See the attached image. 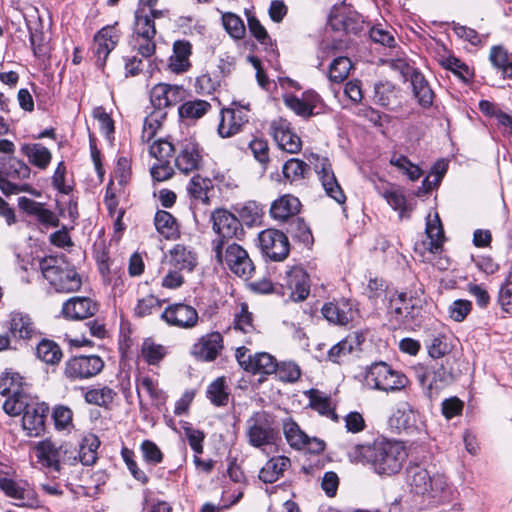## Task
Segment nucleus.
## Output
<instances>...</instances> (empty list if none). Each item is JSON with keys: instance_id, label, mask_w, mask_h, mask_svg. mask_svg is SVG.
<instances>
[{"instance_id": "1", "label": "nucleus", "mask_w": 512, "mask_h": 512, "mask_svg": "<svg viewBox=\"0 0 512 512\" xmlns=\"http://www.w3.org/2000/svg\"><path fill=\"white\" fill-rule=\"evenodd\" d=\"M407 456L403 443L386 438H377L371 443L355 444L347 452L351 463L366 465L381 477L398 474Z\"/></svg>"}, {"instance_id": "2", "label": "nucleus", "mask_w": 512, "mask_h": 512, "mask_svg": "<svg viewBox=\"0 0 512 512\" xmlns=\"http://www.w3.org/2000/svg\"><path fill=\"white\" fill-rule=\"evenodd\" d=\"M13 377L8 375L0 377V393L8 395L3 410L11 415L22 414V427L29 437H40L46 430V419L49 413V406L44 402L28 401V397L17 390H13Z\"/></svg>"}, {"instance_id": "3", "label": "nucleus", "mask_w": 512, "mask_h": 512, "mask_svg": "<svg viewBox=\"0 0 512 512\" xmlns=\"http://www.w3.org/2000/svg\"><path fill=\"white\" fill-rule=\"evenodd\" d=\"M424 289L421 284L406 291L397 293L396 299L390 300V307L387 312V325L395 331L399 329L415 330L422 322V299Z\"/></svg>"}, {"instance_id": "4", "label": "nucleus", "mask_w": 512, "mask_h": 512, "mask_svg": "<svg viewBox=\"0 0 512 512\" xmlns=\"http://www.w3.org/2000/svg\"><path fill=\"white\" fill-rule=\"evenodd\" d=\"M406 482L410 491L420 495L433 504L449 502L452 488L443 474H433L418 463L409 464L406 468Z\"/></svg>"}, {"instance_id": "5", "label": "nucleus", "mask_w": 512, "mask_h": 512, "mask_svg": "<svg viewBox=\"0 0 512 512\" xmlns=\"http://www.w3.org/2000/svg\"><path fill=\"white\" fill-rule=\"evenodd\" d=\"M43 277L59 293H71L81 288L82 280L75 268L57 257L47 256L40 260Z\"/></svg>"}, {"instance_id": "6", "label": "nucleus", "mask_w": 512, "mask_h": 512, "mask_svg": "<svg viewBox=\"0 0 512 512\" xmlns=\"http://www.w3.org/2000/svg\"><path fill=\"white\" fill-rule=\"evenodd\" d=\"M213 231L218 235L217 239L212 241V249L218 261H222V249L226 240L244 236V230L240 220L233 213L224 208H218L211 214Z\"/></svg>"}, {"instance_id": "7", "label": "nucleus", "mask_w": 512, "mask_h": 512, "mask_svg": "<svg viewBox=\"0 0 512 512\" xmlns=\"http://www.w3.org/2000/svg\"><path fill=\"white\" fill-rule=\"evenodd\" d=\"M30 167L13 156L0 157V190L7 196L20 192H30L28 184H19L16 181L29 178Z\"/></svg>"}, {"instance_id": "8", "label": "nucleus", "mask_w": 512, "mask_h": 512, "mask_svg": "<svg viewBox=\"0 0 512 512\" xmlns=\"http://www.w3.org/2000/svg\"><path fill=\"white\" fill-rule=\"evenodd\" d=\"M365 381L374 389L388 392L404 388L408 379L404 374L393 370L387 363L377 362L367 370Z\"/></svg>"}, {"instance_id": "9", "label": "nucleus", "mask_w": 512, "mask_h": 512, "mask_svg": "<svg viewBox=\"0 0 512 512\" xmlns=\"http://www.w3.org/2000/svg\"><path fill=\"white\" fill-rule=\"evenodd\" d=\"M104 366V360L98 355H75L65 362L63 375L70 381L86 380L98 375Z\"/></svg>"}, {"instance_id": "10", "label": "nucleus", "mask_w": 512, "mask_h": 512, "mask_svg": "<svg viewBox=\"0 0 512 512\" xmlns=\"http://www.w3.org/2000/svg\"><path fill=\"white\" fill-rule=\"evenodd\" d=\"M277 435L272 426L271 416L267 412H254L247 420V437L253 447L272 445L276 442Z\"/></svg>"}, {"instance_id": "11", "label": "nucleus", "mask_w": 512, "mask_h": 512, "mask_svg": "<svg viewBox=\"0 0 512 512\" xmlns=\"http://www.w3.org/2000/svg\"><path fill=\"white\" fill-rule=\"evenodd\" d=\"M219 262L225 264L233 274L244 280L250 279L255 272V265L248 252L235 242L228 244L225 250H222V261Z\"/></svg>"}, {"instance_id": "12", "label": "nucleus", "mask_w": 512, "mask_h": 512, "mask_svg": "<svg viewBox=\"0 0 512 512\" xmlns=\"http://www.w3.org/2000/svg\"><path fill=\"white\" fill-rule=\"evenodd\" d=\"M249 349L241 346L236 349L235 357L241 368L252 374L269 375L275 373L278 368L277 360L267 352L248 354Z\"/></svg>"}, {"instance_id": "13", "label": "nucleus", "mask_w": 512, "mask_h": 512, "mask_svg": "<svg viewBox=\"0 0 512 512\" xmlns=\"http://www.w3.org/2000/svg\"><path fill=\"white\" fill-rule=\"evenodd\" d=\"M262 253L272 261H283L289 254L288 237L280 230L266 229L258 235Z\"/></svg>"}, {"instance_id": "14", "label": "nucleus", "mask_w": 512, "mask_h": 512, "mask_svg": "<svg viewBox=\"0 0 512 512\" xmlns=\"http://www.w3.org/2000/svg\"><path fill=\"white\" fill-rule=\"evenodd\" d=\"M0 490L9 498L18 501L17 505L37 508L40 500L34 488L27 481H15L11 478L0 477Z\"/></svg>"}, {"instance_id": "15", "label": "nucleus", "mask_w": 512, "mask_h": 512, "mask_svg": "<svg viewBox=\"0 0 512 512\" xmlns=\"http://www.w3.org/2000/svg\"><path fill=\"white\" fill-rule=\"evenodd\" d=\"M161 319L169 326L191 329L198 324L199 316L193 306L179 302L168 305L161 313Z\"/></svg>"}, {"instance_id": "16", "label": "nucleus", "mask_w": 512, "mask_h": 512, "mask_svg": "<svg viewBox=\"0 0 512 512\" xmlns=\"http://www.w3.org/2000/svg\"><path fill=\"white\" fill-rule=\"evenodd\" d=\"M223 348V336L221 333L213 331L201 336L192 345L190 354L199 361L212 362L221 354Z\"/></svg>"}, {"instance_id": "17", "label": "nucleus", "mask_w": 512, "mask_h": 512, "mask_svg": "<svg viewBox=\"0 0 512 512\" xmlns=\"http://www.w3.org/2000/svg\"><path fill=\"white\" fill-rule=\"evenodd\" d=\"M272 136L278 147L290 154H296L302 149V140L294 132L291 123L283 118L273 120L271 123Z\"/></svg>"}, {"instance_id": "18", "label": "nucleus", "mask_w": 512, "mask_h": 512, "mask_svg": "<svg viewBox=\"0 0 512 512\" xmlns=\"http://www.w3.org/2000/svg\"><path fill=\"white\" fill-rule=\"evenodd\" d=\"M282 286L287 288L292 301L301 302L310 294V277L304 268L293 266L286 271Z\"/></svg>"}, {"instance_id": "19", "label": "nucleus", "mask_w": 512, "mask_h": 512, "mask_svg": "<svg viewBox=\"0 0 512 512\" xmlns=\"http://www.w3.org/2000/svg\"><path fill=\"white\" fill-rule=\"evenodd\" d=\"M120 39V33L115 26H105L94 36V54L96 64L103 68L109 54L114 50Z\"/></svg>"}, {"instance_id": "20", "label": "nucleus", "mask_w": 512, "mask_h": 512, "mask_svg": "<svg viewBox=\"0 0 512 512\" xmlns=\"http://www.w3.org/2000/svg\"><path fill=\"white\" fill-rule=\"evenodd\" d=\"M321 313L330 324L346 326L354 318V303L345 298L327 302L322 306Z\"/></svg>"}, {"instance_id": "21", "label": "nucleus", "mask_w": 512, "mask_h": 512, "mask_svg": "<svg viewBox=\"0 0 512 512\" xmlns=\"http://www.w3.org/2000/svg\"><path fill=\"white\" fill-rule=\"evenodd\" d=\"M416 378L425 390V394L432 398L446 385L448 375L443 366L420 367L416 370Z\"/></svg>"}, {"instance_id": "22", "label": "nucleus", "mask_w": 512, "mask_h": 512, "mask_svg": "<svg viewBox=\"0 0 512 512\" xmlns=\"http://www.w3.org/2000/svg\"><path fill=\"white\" fill-rule=\"evenodd\" d=\"M248 121V115L242 110L222 108L220 110V121L217 127L218 135L221 138L232 137L241 132Z\"/></svg>"}, {"instance_id": "23", "label": "nucleus", "mask_w": 512, "mask_h": 512, "mask_svg": "<svg viewBox=\"0 0 512 512\" xmlns=\"http://www.w3.org/2000/svg\"><path fill=\"white\" fill-rule=\"evenodd\" d=\"M8 329L15 339L31 340L40 335L35 322L28 313L13 311L8 318Z\"/></svg>"}, {"instance_id": "24", "label": "nucleus", "mask_w": 512, "mask_h": 512, "mask_svg": "<svg viewBox=\"0 0 512 512\" xmlns=\"http://www.w3.org/2000/svg\"><path fill=\"white\" fill-rule=\"evenodd\" d=\"M98 309V303L91 298L76 296L63 303L62 314L66 319L81 320L94 316Z\"/></svg>"}, {"instance_id": "25", "label": "nucleus", "mask_w": 512, "mask_h": 512, "mask_svg": "<svg viewBox=\"0 0 512 512\" xmlns=\"http://www.w3.org/2000/svg\"><path fill=\"white\" fill-rule=\"evenodd\" d=\"M202 150L198 143L186 140L180 144V151L175 158L176 167L185 174L198 170L202 160Z\"/></svg>"}, {"instance_id": "26", "label": "nucleus", "mask_w": 512, "mask_h": 512, "mask_svg": "<svg viewBox=\"0 0 512 512\" xmlns=\"http://www.w3.org/2000/svg\"><path fill=\"white\" fill-rule=\"evenodd\" d=\"M18 207L29 216H34L41 224L57 227L59 219L43 203L36 202L25 196L18 198Z\"/></svg>"}, {"instance_id": "27", "label": "nucleus", "mask_w": 512, "mask_h": 512, "mask_svg": "<svg viewBox=\"0 0 512 512\" xmlns=\"http://www.w3.org/2000/svg\"><path fill=\"white\" fill-rule=\"evenodd\" d=\"M318 175L326 194L337 203L344 204L346 196L339 185L327 158L323 159L321 162V170L318 172Z\"/></svg>"}, {"instance_id": "28", "label": "nucleus", "mask_w": 512, "mask_h": 512, "mask_svg": "<svg viewBox=\"0 0 512 512\" xmlns=\"http://www.w3.org/2000/svg\"><path fill=\"white\" fill-rule=\"evenodd\" d=\"M192 54V45L187 40H177L173 43V53L168 60V68L171 72L180 74L186 72L191 63L189 57Z\"/></svg>"}, {"instance_id": "29", "label": "nucleus", "mask_w": 512, "mask_h": 512, "mask_svg": "<svg viewBox=\"0 0 512 512\" xmlns=\"http://www.w3.org/2000/svg\"><path fill=\"white\" fill-rule=\"evenodd\" d=\"M300 208L301 203L297 197L285 194L272 202L270 215L275 220L286 221L298 214Z\"/></svg>"}, {"instance_id": "30", "label": "nucleus", "mask_w": 512, "mask_h": 512, "mask_svg": "<svg viewBox=\"0 0 512 512\" xmlns=\"http://www.w3.org/2000/svg\"><path fill=\"white\" fill-rule=\"evenodd\" d=\"M410 81L413 95L417 99L418 104L424 109L431 107L435 95L424 75L414 69L410 75Z\"/></svg>"}, {"instance_id": "31", "label": "nucleus", "mask_w": 512, "mask_h": 512, "mask_svg": "<svg viewBox=\"0 0 512 512\" xmlns=\"http://www.w3.org/2000/svg\"><path fill=\"white\" fill-rule=\"evenodd\" d=\"M364 341L365 337L362 333L352 332L330 348L328 357L332 362L339 363L342 356L360 350Z\"/></svg>"}, {"instance_id": "32", "label": "nucleus", "mask_w": 512, "mask_h": 512, "mask_svg": "<svg viewBox=\"0 0 512 512\" xmlns=\"http://www.w3.org/2000/svg\"><path fill=\"white\" fill-rule=\"evenodd\" d=\"M291 466V461L286 456L270 458L260 469L258 478L267 484H272L283 476V473Z\"/></svg>"}, {"instance_id": "33", "label": "nucleus", "mask_w": 512, "mask_h": 512, "mask_svg": "<svg viewBox=\"0 0 512 512\" xmlns=\"http://www.w3.org/2000/svg\"><path fill=\"white\" fill-rule=\"evenodd\" d=\"M170 264L176 270L192 272L197 264V257L184 245L177 244L170 251Z\"/></svg>"}, {"instance_id": "34", "label": "nucleus", "mask_w": 512, "mask_h": 512, "mask_svg": "<svg viewBox=\"0 0 512 512\" xmlns=\"http://www.w3.org/2000/svg\"><path fill=\"white\" fill-rule=\"evenodd\" d=\"M21 153L28 158L32 165L41 170L46 169L52 159L49 149L41 143L24 144L21 147Z\"/></svg>"}, {"instance_id": "35", "label": "nucleus", "mask_w": 512, "mask_h": 512, "mask_svg": "<svg viewBox=\"0 0 512 512\" xmlns=\"http://www.w3.org/2000/svg\"><path fill=\"white\" fill-rule=\"evenodd\" d=\"M35 449L39 463L52 471L60 472L58 463L59 446L49 440H44L39 442Z\"/></svg>"}, {"instance_id": "36", "label": "nucleus", "mask_w": 512, "mask_h": 512, "mask_svg": "<svg viewBox=\"0 0 512 512\" xmlns=\"http://www.w3.org/2000/svg\"><path fill=\"white\" fill-rule=\"evenodd\" d=\"M235 210L242 226L252 227L260 225L262 222L264 215L263 206L256 201H247L243 205L236 207Z\"/></svg>"}, {"instance_id": "37", "label": "nucleus", "mask_w": 512, "mask_h": 512, "mask_svg": "<svg viewBox=\"0 0 512 512\" xmlns=\"http://www.w3.org/2000/svg\"><path fill=\"white\" fill-rule=\"evenodd\" d=\"M489 60L492 66L501 73L503 79H512V59L503 46H493L490 50Z\"/></svg>"}, {"instance_id": "38", "label": "nucleus", "mask_w": 512, "mask_h": 512, "mask_svg": "<svg viewBox=\"0 0 512 512\" xmlns=\"http://www.w3.org/2000/svg\"><path fill=\"white\" fill-rule=\"evenodd\" d=\"M156 230L166 239H176L179 236L178 225L173 215L164 210H158L154 217Z\"/></svg>"}, {"instance_id": "39", "label": "nucleus", "mask_w": 512, "mask_h": 512, "mask_svg": "<svg viewBox=\"0 0 512 512\" xmlns=\"http://www.w3.org/2000/svg\"><path fill=\"white\" fill-rule=\"evenodd\" d=\"M213 190V182L209 177H203L200 174L194 175L188 185V194L201 202L207 204L209 202V191Z\"/></svg>"}, {"instance_id": "40", "label": "nucleus", "mask_w": 512, "mask_h": 512, "mask_svg": "<svg viewBox=\"0 0 512 512\" xmlns=\"http://www.w3.org/2000/svg\"><path fill=\"white\" fill-rule=\"evenodd\" d=\"M37 357L46 364L56 365L62 359V350L60 346L49 339H42L36 346Z\"/></svg>"}, {"instance_id": "41", "label": "nucleus", "mask_w": 512, "mask_h": 512, "mask_svg": "<svg viewBox=\"0 0 512 512\" xmlns=\"http://www.w3.org/2000/svg\"><path fill=\"white\" fill-rule=\"evenodd\" d=\"M310 166L303 160L291 158L282 167V173L289 182H298L307 177L310 173Z\"/></svg>"}, {"instance_id": "42", "label": "nucleus", "mask_w": 512, "mask_h": 512, "mask_svg": "<svg viewBox=\"0 0 512 512\" xmlns=\"http://www.w3.org/2000/svg\"><path fill=\"white\" fill-rule=\"evenodd\" d=\"M100 441L98 437L92 435L83 439L77 448V456L79 462L84 466L93 465L97 460V449Z\"/></svg>"}, {"instance_id": "43", "label": "nucleus", "mask_w": 512, "mask_h": 512, "mask_svg": "<svg viewBox=\"0 0 512 512\" xmlns=\"http://www.w3.org/2000/svg\"><path fill=\"white\" fill-rule=\"evenodd\" d=\"M383 197L395 211L399 212L400 219L410 217V213L413 210V206L407 202L406 197L401 190H386L383 193Z\"/></svg>"}, {"instance_id": "44", "label": "nucleus", "mask_w": 512, "mask_h": 512, "mask_svg": "<svg viewBox=\"0 0 512 512\" xmlns=\"http://www.w3.org/2000/svg\"><path fill=\"white\" fill-rule=\"evenodd\" d=\"M207 398L217 406H226L229 402V391L224 377H219L209 384L206 391Z\"/></svg>"}, {"instance_id": "45", "label": "nucleus", "mask_w": 512, "mask_h": 512, "mask_svg": "<svg viewBox=\"0 0 512 512\" xmlns=\"http://www.w3.org/2000/svg\"><path fill=\"white\" fill-rule=\"evenodd\" d=\"M211 107V104L205 100H190L179 106L178 113L181 118L196 120L203 117Z\"/></svg>"}, {"instance_id": "46", "label": "nucleus", "mask_w": 512, "mask_h": 512, "mask_svg": "<svg viewBox=\"0 0 512 512\" xmlns=\"http://www.w3.org/2000/svg\"><path fill=\"white\" fill-rule=\"evenodd\" d=\"M116 395L117 393L112 388L103 386L88 389L84 395V399L88 404L108 407L112 404Z\"/></svg>"}, {"instance_id": "47", "label": "nucleus", "mask_w": 512, "mask_h": 512, "mask_svg": "<svg viewBox=\"0 0 512 512\" xmlns=\"http://www.w3.org/2000/svg\"><path fill=\"white\" fill-rule=\"evenodd\" d=\"M440 64L446 70L451 71L464 83L470 82L473 78L474 74L469 68V66L455 56H448L446 58H443L440 61Z\"/></svg>"}, {"instance_id": "48", "label": "nucleus", "mask_w": 512, "mask_h": 512, "mask_svg": "<svg viewBox=\"0 0 512 512\" xmlns=\"http://www.w3.org/2000/svg\"><path fill=\"white\" fill-rule=\"evenodd\" d=\"M133 35L155 37L156 28L154 20L143 8H137L135 11Z\"/></svg>"}, {"instance_id": "49", "label": "nucleus", "mask_w": 512, "mask_h": 512, "mask_svg": "<svg viewBox=\"0 0 512 512\" xmlns=\"http://www.w3.org/2000/svg\"><path fill=\"white\" fill-rule=\"evenodd\" d=\"M288 232L291 237L304 244L306 247H311L314 242V238L310 227L301 218H296L290 222Z\"/></svg>"}, {"instance_id": "50", "label": "nucleus", "mask_w": 512, "mask_h": 512, "mask_svg": "<svg viewBox=\"0 0 512 512\" xmlns=\"http://www.w3.org/2000/svg\"><path fill=\"white\" fill-rule=\"evenodd\" d=\"M283 432L289 445L294 449H300L305 444L306 433L291 418L283 422Z\"/></svg>"}, {"instance_id": "51", "label": "nucleus", "mask_w": 512, "mask_h": 512, "mask_svg": "<svg viewBox=\"0 0 512 512\" xmlns=\"http://www.w3.org/2000/svg\"><path fill=\"white\" fill-rule=\"evenodd\" d=\"M352 62L348 57L339 56L329 66V79L335 83L343 82L349 75Z\"/></svg>"}, {"instance_id": "52", "label": "nucleus", "mask_w": 512, "mask_h": 512, "mask_svg": "<svg viewBox=\"0 0 512 512\" xmlns=\"http://www.w3.org/2000/svg\"><path fill=\"white\" fill-rule=\"evenodd\" d=\"M309 402L312 409L318 411L322 415H331L334 420L338 418L334 410L331 408V401L328 396L322 392L311 389L308 392Z\"/></svg>"}, {"instance_id": "53", "label": "nucleus", "mask_w": 512, "mask_h": 512, "mask_svg": "<svg viewBox=\"0 0 512 512\" xmlns=\"http://www.w3.org/2000/svg\"><path fill=\"white\" fill-rule=\"evenodd\" d=\"M129 46L132 51H136L142 58L151 57L156 51L154 37L131 35L129 38Z\"/></svg>"}, {"instance_id": "54", "label": "nucleus", "mask_w": 512, "mask_h": 512, "mask_svg": "<svg viewBox=\"0 0 512 512\" xmlns=\"http://www.w3.org/2000/svg\"><path fill=\"white\" fill-rule=\"evenodd\" d=\"M222 24L226 32L235 40H240L245 36L246 28L243 20L232 12H226L222 15Z\"/></svg>"}, {"instance_id": "55", "label": "nucleus", "mask_w": 512, "mask_h": 512, "mask_svg": "<svg viewBox=\"0 0 512 512\" xmlns=\"http://www.w3.org/2000/svg\"><path fill=\"white\" fill-rule=\"evenodd\" d=\"M141 355L149 365H157L165 357L166 349L147 338L143 341Z\"/></svg>"}, {"instance_id": "56", "label": "nucleus", "mask_w": 512, "mask_h": 512, "mask_svg": "<svg viewBox=\"0 0 512 512\" xmlns=\"http://www.w3.org/2000/svg\"><path fill=\"white\" fill-rule=\"evenodd\" d=\"M426 234L430 239L429 251L438 252L442 246V239L444 238V231L438 214L435 215L434 221H428L426 224Z\"/></svg>"}, {"instance_id": "57", "label": "nucleus", "mask_w": 512, "mask_h": 512, "mask_svg": "<svg viewBox=\"0 0 512 512\" xmlns=\"http://www.w3.org/2000/svg\"><path fill=\"white\" fill-rule=\"evenodd\" d=\"M395 98V86L389 81H380L374 85L375 104L382 107H388Z\"/></svg>"}, {"instance_id": "58", "label": "nucleus", "mask_w": 512, "mask_h": 512, "mask_svg": "<svg viewBox=\"0 0 512 512\" xmlns=\"http://www.w3.org/2000/svg\"><path fill=\"white\" fill-rule=\"evenodd\" d=\"M185 437L188 441L189 446L194 451L195 454H202L203 453V443L206 438L205 433L202 430L195 429L191 423L189 422H182L181 425Z\"/></svg>"}, {"instance_id": "59", "label": "nucleus", "mask_w": 512, "mask_h": 512, "mask_svg": "<svg viewBox=\"0 0 512 512\" xmlns=\"http://www.w3.org/2000/svg\"><path fill=\"white\" fill-rule=\"evenodd\" d=\"M165 300H160L154 295H147L138 300L134 313L137 317L143 318L149 316L160 310L162 303Z\"/></svg>"}, {"instance_id": "60", "label": "nucleus", "mask_w": 512, "mask_h": 512, "mask_svg": "<svg viewBox=\"0 0 512 512\" xmlns=\"http://www.w3.org/2000/svg\"><path fill=\"white\" fill-rule=\"evenodd\" d=\"M390 164L401 170L411 181L418 180L422 175V170L419 166L413 164L404 155L393 156L390 159Z\"/></svg>"}, {"instance_id": "61", "label": "nucleus", "mask_w": 512, "mask_h": 512, "mask_svg": "<svg viewBox=\"0 0 512 512\" xmlns=\"http://www.w3.org/2000/svg\"><path fill=\"white\" fill-rule=\"evenodd\" d=\"M143 460L148 465H157L163 461V453L160 448L151 440H144L140 445Z\"/></svg>"}, {"instance_id": "62", "label": "nucleus", "mask_w": 512, "mask_h": 512, "mask_svg": "<svg viewBox=\"0 0 512 512\" xmlns=\"http://www.w3.org/2000/svg\"><path fill=\"white\" fill-rule=\"evenodd\" d=\"M249 149L254 158L266 169L269 163V146L264 139L254 138L249 142Z\"/></svg>"}, {"instance_id": "63", "label": "nucleus", "mask_w": 512, "mask_h": 512, "mask_svg": "<svg viewBox=\"0 0 512 512\" xmlns=\"http://www.w3.org/2000/svg\"><path fill=\"white\" fill-rule=\"evenodd\" d=\"M92 115L99 122L101 132L109 139L115 131L113 119L102 106L95 107Z\"/></svg>"}, {"instance_id": "64", "label": "nucleus", "mask_w": 512, "mask_h": 512, "mask_svg": "<svg viewBox=\"0 0 512 512\" xmlns=\"http://www.w3.org/2000/svg\"><path fill=\"white\" fill-rule=\"evenodd\" d=\"M510 278L511 273L501 284L497 298L501 309L507 314H512V281Z\"/></svg>"}]
</instances>
